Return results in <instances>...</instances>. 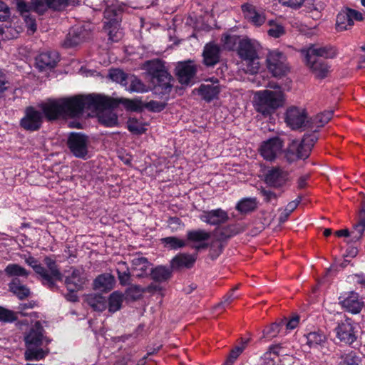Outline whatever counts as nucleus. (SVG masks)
<instances>
[{"mask_svg":"<svg viewBox=\"0 0 365 365\" xmlns=\"http://www.w3.org/2000/svg\"><path fill=\"white\" fill-rule=\"evenodd\" d=\"M307 64L317 78H324L329 72L328 66L321 59H313L312 61H307Z\"/></svg>","mask_w":365,"mask_h":365,"instance_id":"nucleus-34","label":"nucleus"},{"mask_svg":"<svg viewBox=\"0 0 365 365\" xmlns=\"http://www.w3.org/2000/svg\"><path fill=\"white\" fill-rule=\"evenodd\" d=\"M172 269L171 267L159 265L150 269V275L155 282H164L171 277Z\"/></svg>","mask_w":365,"mask_h":365,"instance_id":"nucleus-32","label":"nucleus"},{"mask_svg":"<svg viewBox=\"0 0 365 365\" xmlns=\"http://www.w3.org/2000/svg\"><path fill=\"white\" fill-rule=\"evenodd\" d=\"M200 220L210 225H220L225 223L228 219V214L221 208L211 210H203L199 215Z\"/></svg>","mask_w":365,"mask_h":365,"instance_id":"nucleus-15","label":"nucleus"},{"mask_svg":"<svg viewBox=\"0 0 365 365\" xmlns=\"http://www.w3.org/2000/svg\"><path fill=\"white\" fill-rule=\"evenodd\" d=\"M210 237V233L204 230H190L187 232V239L192 242V247L196 250L207 248L206 242Z\"/></svg>","mask_w":365,"mask_h":365,"instance_id":"nucleus-17","label":"nucleus"},{"mask_svg":"<svg viewBox=\"0 0 365 365\" xmlns=\"http://www.w3.org/2000/svg\"><path fill=\"white\" fill-rule=\"evenodd\" d=\"M18 9L21 12L26 22V26L32 33L36 30V24L35 19L29 13V6L22 1L17 3Z\"/></svg>","mask_w":365,"mask_h":365,"instance_id":"nucleus-35","label":"nucleus"},{"mask_svg":"<svg viewBox=\"0 0 365 365\" xmlns=\"http://www.w3.org/2000/svg\"><path fill=\"white\" fill-rule=\"evenodd\" d=\"M236 289H237V287H235L234 289H232L231 290L230 292L227 294L224 297L223 300L220 302V306H222L223 307H226L228 305H230L234 301V299L237 298V296L234 294V292Z\"/></svg>","mask_w":365,"mask_h":365,"instance_id":"nucleus-64","label":"nucleus"},{"mask_svg":"<svg viewBox=\"0 0 365 365\" xmlns=\"http://www.w3.org/2000/svg\"><path fill=\"white\" fill-rule=\"evenodd\" d=\"M161 242L165 247L170 250H178L187 245L185 240L174 236L162 238Z\"/></svg>","mask_w":365,"mask_h":365,"instance_id":"nucleus-45","label":"nucleus"},{"mask_svg":"<svg viewBox=\"0 0 365 365\" xmlns=\"http://www.w3.org/2000/svg\"><path fill=\"white\" fill-rule=\"evenodd\" d=\"M339 304L346 312L354 314H359L364 306L362 297L354 291L341 294L339 297Z\"/></svg>","mask_w":365,"mask_h":365,"instance_id":"nucleus-9","label":"nucleus"},{"mask_svg":"<svg viewBox=\"0 0 365 365\" xmlns=\"http://www.w3.org/2000/svg\"><path fill=\"white\" fill-rule=\"evenodd\" d=\"M365 230V217H361L358 223L354 227V230L351 232L353 239L355 240H359Z\"/></svg>","mask_w":365,"mask_h":365,"instance_id":"nucleus-59","label":"nucleus"},{"mask_svg":"<svg viewBox=\"0 0 365 365\" xmlns=\"http://www.w3.org/2000/svg\"><path fill=\"white\" fill-rule=\"evenodd\" d=\"M240 40L236 35L224 34L221 38L224 48L227 50H233Z\"/></svg>","mask_w":365,"mask_h":365,"instance_id":"nucleus-54","label":"nucleus"},{"mask_svg":"<svg viewBox=\"0 0 365 365\" xmlns=\"http://www.w3.org/2000/svg\"><path fill=\"white\" fill-rule=\"evenodd\" d=\"M333 115V111H324L317 114L311 121L309 127L315 129L324 126L327 123Z\"/></svg>","mask_w":365,"mask_h":365,"instance_id":"nucleus-44","label":"nucleus"},{"mask_svg":"<svg viewBox=\"0 0 365 365\" xmlns=\"http://www.w3.org/2000/svg\"><path fill=\"white\" fill-rule=\"evenodd\" d=\"M145 68L153 78L160 73H161V76L164 78L167 76V71L165 69L164 65L159 60L147 61L145 63Z\"/></svg>","mask_w":365,"mask_h":365,"instance_id":"nucleus-36","label":"nucleus"},{"mask_svg":"<svg viewBox=\"0 0 365 365\" xmlns=\"http://www.w3.org/2000/svg\"><path fill=\"white\" fill-rule=\"evenodd\" d=\"M196 73V68L191 62L181 63L177 67V76L182 85H189Z\"/></svg>","mask_w":365,"mask_h":365,"instance_id":"nucleus-22","label":"nucleus"},{"mask_svg":"<svg viewBox=\"0 0 365 365\" xmlns=\"http://www.w3.org/2000/svg\"><path fill=\"white\" fill-rule=\"evenodd\" d=\"M109 77L112 81L122 86H126L128 84V76L120 69H110L109 71Z\"/></svg>","mask_w":365,"mask_h":365,"instance_id":"nucleus-53","label":"nucleus"},{"mask_svg":"<svg viewBox=\"0 0 365 365\" xmlns=\"http://www.w3.org/2000/svg\"><path fill=\"white\" fill-rule=\"evenodd\" d=\"M128 81L130 82V86L127 90L130 92L145 93L148 91L147 86L135 76L128 77Z\"/></svg>","mask_w":365,"mask_h":365,"instance_id":"nucleus-49","label":"nucleus"},{"mask_svg":"<svg viewBox=\"0 0 365 365\" xmlns=\"http://www.w3.org/2000/svg\"><path fill=\"white\" fill-rule=\"evenodd\" d=\"M156 80L155 88L158 90L162 94H168L170 92L173 80L171 76L167 71L166 78L161 76V73L154 78Z\"/></svg>","mask_w":365,"mask_h":365,"instance_id":"nucleus-38","label":"nucleus"},{"mask_svg":"<svg viewBox=\"0 0 365 365\" xmlns=\"http://www.w3.org/2000/svg\"><path fill=\"white\" fill-rule=\"evenodd\" d=\"M212 81V83L202 84L199 88L200 95L207 102L216 98L220 91L218 80L215 78Z\"/></svg>","mask_w":365,"mask_h":365,"instance_id":"nucleus-28","label":"nucleus"},{"mask_svg":"<svg viewBox=\"0 0 365 365\" xmlns=\"http://www.w3.org/2000/svg\"><path fill=\"white\" fill-rule=\"evenodd\" d=\"M131 264L133 272H136L137 277H145L150 274L151 264L146 257H135L131 260Z\"/></svg>","mask_w":365,"mask_h":365,"instance_id":"nucleus-26","label":"nucleus"},{"mask_svg":"<svg viewBox=\"0 0 365 365\" xmlns=\"http://www.w3.org/2000/svg\"><path fill=\"white\" fill-rule=\"evenodd\" d=\"M287 173L279 168H272L265 175V182L273 187L282 186L287 180Z\"/></svg>","mask_w":365,"mask_h":365,"instance_id":"nucleus-23","label":"nucleus"},{"mask_svg":"<svg viewBox=\"0 0 365 365\" xmlns=\"http://www.w3.org/2000/svg\"><path fill=\"white\" fill-rule=\"evenodd\" d=\"M31 6H29V9H32L38 14H43L48 9L59 10L65 5L64 0H31Z\"/></svg>","mask_w":365,"mask_h":365,"instance_id":"nucleus-20","label":"nucleus"},{"mask_svg":"<svg viewBox=\"0 0 365 365\" xmlns=\"http://www.w3.org/2000/svg\"><path fill=\"white\" fill-rule=\"evenodd\" d=\"M267 64L269 71L274 76H283L288 71L285 56L277 50L269 52L267 57Z\"/></svg>","mask_w":365,"mask_h":365,"instance_id":"nucleus-10","label":"nucleus"},{"mask_svg":"<svg viewBox=\"0 0 365 365\" xmlns=\"http://www.w3.org/2000/svg\"><path fill=\"white\" fill-rule=\"evenodd\" d=\"M305 53L306 61H312L313 59H319V57L333 58L336 53L332 48L317 47L314 45L310 46L307 50H303Z\"/></svg>","mask_w":365,"mask_h":365,"instance_id":"nucleus-21","label":"nucleus"},{"mask_svg":"<svg viewBox=\"0 0 365 365\" xmlns=\"http://www.w3.org/2000/svg\"><path fill=\"white\" fill-rule=\"evenodd\" d=\"M286 123L293 130L306 126L309 122L305 110L297 107L289 108L286 112Z\"/></svg>","mask_w":365,"mask_h":365,"instance_id":"nucleus-14","label":"nucleus"},{"mask_svg":"<svg viewBox=\"0 0 365 365\" xmlns=\"http://www.w3.org/2000/svg\"><path fill=\"white\" fill-rule=\"evenodd\" d=\"M268 26H269L267 30V34L272 38H279L285 34L284 26L279 22L274 20L268 21Z\"/></svg>","mask_w":365,"mask_h":365,"instance_id":"nucleus-48","label":"nucleus"},{"mask_svg":"<svg viewBox=\"0 0 365 365\" xmlns=\"http://www.w3.org/2000/svg\"><path fill=\"white\" fill-rule=\"evenodd\" d=\"M43 327L36 322L29 332L25 336V342H43L44 340Z\"/></svg>","mask_w":365,"mask_h":365,"instance_id":"nucleus-39","label":"nucleus"},{"mask_svg":"<svg viewBox=\"0 0 365 365\" xmlns=\"http://www.w3.org/2000/svg\"><path fill=\"white\" fill-rule=\"evenodd\" d=\"M168 227L172 232H177L181 230L184 225L181 220L176 217H170L168 220Z\"/></svg>","mask_w":365,"mask_h":365,"instance_id":"nucleus-61","label":"nucleus"},{"mask_svg":"<svg viewBox=\"0 0 365 365\" xmlns=\"http://www.w3.org/2000/svg\"><path fill=\"white\" fill-rule=\"evenodd\" d=\"M123 296L122 294L114 292L108 299V310L110 312H115L119 310L123 303Z\"/></svg>","mask_w":365,"mask_h":365,"instance_id":"nucleus-50","label":"nucleus"},{"mask_svg":"<svg viewBox=\"0 0 365 365\" xmlns=\"http://www.w3.org/2000/svg\"><path fill=\"white\" fill-rule=\"evenodd\" d=\"M245 349V346L244 344H241L240 346H235L231 349L224 362V365H233Z\"/></svg>","mask_w":365,"mask_h":365,"instance_id":"nucleus-52","label":"nucleus"},{"mask_svg":"<svg viewBox=\"0 0 365 365\" xmlns=\"http://www.w3.org/2000/svg\"><path fill=\"white\" fill-rule=\"evenodd\" d=\"M5 273L10 277H24L27 278L29 272L18 264H9L5 268Z\"/></svg>","mask_w":365,"mask_h":365,"instance_id":"nucleus-47","label":"nucleus"},{"mask_svg":"<svg viewBox=\"0 0 365 365\" xmlns=\"http://www.w3.org/2000/svg\"><path fill=\"white\" fill-rule=\"evenodd\" d=\"M108 103V100L101 96L91 95L76 96L71 98L49 99L41 104V109L49 120L58 117H78L85 108H97L99 105Z\"/></svg>","mask_w":365,"mask_h":365,"instance_id":"nucleus-1","label":"nucleus"},{"mask_svg":"<svg viewBox=\"0 0 365 365\" xmlns=\"http://www.w3.org/2000/svg\"><path fill=\"white\" fill-rule=\"evenodd\" d=\"M25 262L31 267L34 272L41 277V274H44V267H43L37 259L34 257L26 255L24 257Z\"/></svg>","mask_w":365,"mask_h":365,"instance_id":"nucleus-57","label":"nucleus"},{"mask_svg":"<svg viewBox=\"0 0 365 365\" xmlns=\"http://www.w3.org/2000/svg\"><path fill=\"white\" fill-rule=\"evenodd\" d=\"M71 274L66 278V284L68 290L78 291L83 288L86 282L82 270L71 268Z\"/></svg>","mask_w":365,"mask_h":365,"instance_id":"nucleus-24","label":"nucleus"},{"mask_svg":"<svg viewBox=\"0 0 365 365\" xmlns=\"http://www.w3.org/2000/svg\"><path fill=\"white\" fill-rule=\"evenodd\" d=\"M287 354L285 353L284 349L282 346H281V344H272L269 348V350L264 354V358L267 359H272V355L274 356H283L287 355Z\"/></svg>","mask_w":365,"mask_h":365,"instance_id":"nucleus-55","label":"nucleus"},{"mask_svg":"<svg viewBox=\"0 0 365 365\" xmlns=\"http://www.w3.org/2000/svg\"><path fill=\"white\" fill-rule=\"evenodd\" d=\"M147 124L142 120L135 118H130L127 122V128L130 132L135 135L144 133L147 128Z\"/></svg>","mask_w":365,"mask_h":365,"instance_id":"nucleus-42","label":"nucleus"},{"mask_svg":"<svg viewBox=\"0 0 365 365\" xmlns=\"http://www.w3.org/2000/svg\"><path fill=\"white\" fill-rule=\"evenodd\" d=\"M16 319V317L13 311L0 307V321L4 322H12Z\"/></svg>","mask_w":365,"mask_h":365,"instance_id":"nucleus-60","label":"nucleus"},{"mask_svg":"<svg viewBox=\"0 0 365 365\" xmlns=\"http://www.w3.org/2000/svg\"><path fill=\"white\" fill-rule=\"evenodd\" d=\"M59 56L56 51H46L40 53L36 58V65L43 70L46 68L54 67L58 61Z\"/></svg>","mask_w":365,"mask_h":365,"instance_id":"nucleus-27","label":"nucleus"},{"mask_svg":"<svg viewBox=\"0 0 365 365\" xmlns=\"http://www.w3.org/2000/svg\"><path fill=\"white\" fill-rule=\"evenodd\" d=\"M20 32V29L15 28L11 24L6 23L4 25H0V38L3 41L10 40L17 38Z\"/></svg>","mask_w":365,"mask_h":365,"instance_id":"nucleus-43","label":"nucleus"},{"mask_svg":"<svg viewBox=\"0 0 365 365\" xmlns=\"http://www.w3.org/2000/svg\"><path fill=\"white\" fill-rule=\"evenodd\" d=\"M279 321L284 328V331H285V335H287L289 332L295 329L299 326L300 322V316L297 314H292L287 317L279 319Z\"/></svg>","mask_w":365,"mask_h":365,"instance_id":"nucleus-40","label":"nucleus"},{"mask_svg":"<svg viewBox=\"0 0 365 365\" xmlns=\"http://www.w3.org/2000/svg\"><path fill=\"white\" fill-rule=\"evenodd\" d=\"M43 121V114L33 107L25 110L24 116L21 119L20 125L28 131H35L40 128Z\"/></svg>","mask_w":365,"mask_h":365,"instance_id":"nucleus-13","label":"nucleus"},{"mask_svg":"<svg viewBox=\"0 0 365 365\" xmlns=\"http://www.w3.org/2000/svg\"><path fill=\"white\" fill-rule=\"evenodd\" d=\"M87 302L96 311L103 312L106 308V300L101 295H90L87 298Z\"/></svg>","mask_w":365,"mask_h":365,"instance_id":"nucleus-46","label":"nucleus"},{"mask_svg":"<svg viewBox=\"0 0 365 365\" xmlns=\"http://www.w3.org/2000/svg\"><path fill=\"white\" fill-rule=\"evenodd\" d=\"M307 342H323L325 339L320 331H312L305 335Z\"/></svg>","mask_w":365,"mask_h":365,"instance_id":"nucleus-63","label":"nucleus"},{"mask_svg":"<svg viewBox=\"0 0 365 365\" xmlns=\"http://www.w3.org/2000/svg\"><path fill=\"white\" fill-rule=\"evenodd\" d=\"M269 86L274 90L259 91L255 94L256 109L264 115L282 106L284 101V93L279 86L270 83Z\"/></svg>","mask_w":365,"mask_h":365,"instance_id":"nucleus-2","label":"nucleus"},{"mask_svg":"<svg viewBox=\"0 0 365 365\" xmlns=\"http://www.w3.org/2000/svg\"><path fill=\"white\" fill-rule=\"evenodd\" d=\"M197 259L196 255L180 253L175 256L170 261V267L173 269L192 267Z\"/></svg>","mask_w":365,"mask_h":365,"instance_id":"nucleus-25","label":"nucleus"},{"mask_svg":"<svg viewBox=\"0 0 365 365\" xmlns=\"http://www.w3.org/2000/svg\"><path fill=\"white\" fill-rule=\"evenodd\" d=\"M363 20V14L354 9H342L336 16V29L339 31H343L351 29L355 21Z\"/></svg>","mask_w":365,"mask_h":365,"instance_id":"nucleus-11","label":"nucleus"},{"mask_svg":"<svg viewBox=\"0 0 365 365\" xmlns=\"http://www.w3.org/2000/svg\"><path fill=\"white\" fill-rule=\"evenodd\" d=\"M257 207L255 198H244L238 202L236 209L240 212H248L254 210Z\"/></svg>","mask_w":365,"mask_h":365,"instance_id":"nucleus-51","label":"nucleus"},{"mask_svg":"<svg viewBox=\"0 0 365 365\" xmlns=\"http://www.w3.org/2000/svg\"><path fill=\"white\" fill-rule=\"evenodd\" d=\"M341 365H362L361 359L356 353L351 351L342 358Z\"/></svg>","mask_w":365,"mask_h":365,"instance_id":"nucleus-56","label":"nucleus"},{"mask_svg":"<svg viewBox=\"0 0 365 365\" xmlns=\"http://www.w3.org/2000/svg\"><path fill=\"white\" fill-rule=\"evenodd\" d=\"M41 344H26V349L24 353L25 359L26 361H39L46 357L48 351L44 350L38 345Z\"/></svg>","mask_w":365,"mask_h":365,"instance_id":"nucleus-30","label":"nucleus"},{"mask_svg":"<svg viewBox=\"0 0 365 365\" xmlns=\"http://www.w3.org/2000/svg\"><path fill=\"white\" fill-rule=\"evenodd\" d=\"M220 47L213 43H207L203 49V63L207 66H213L220 61Z\"/></svg>","mask_w":365,"mask_h":365,"instance_id":"nucleus-19","label":"nucleus"},{"mask_svg":"<svg viewBox=\"0 0 365 365\" xmlns=\"http://www.w3.org/2000/svg\"><path fill=\"white\" fill-rule=\"evenodd\" d=\"M283 336H285V331H284V328L279 319H278L263 330L262 336L260 339L265 341H271L274 338H280Z\"/></svg>","mask_w":365,"mask_h":365,"instance_id":"nucleus-31","label":"nucleus"},{"mask_svg":"<svg viewBox=\"0 0 365 365\" xmlns=\"http://www.w3.org/2000/svg\"><path fill=\"white\" fill-rule=\"evenodd\" d=\"M44 263L48 269L44 267V274H41L43 284L47 285L48 288L53 289L55 287V281L61 280L62 274L58 268V265L54 259L49 257L44 259Z\"/></svg>","mask_w":365,"mask_h":365,"instance_id":"nucleus-12","label":"nucleus"},{"mask_svg":"<svg viewBox=\"0 0 365 365\" xmlns=\"http://www.w3.org/2000/svg\"><path fill=\"white\" fill-rule=\"evenodd\" d=\"M11 292H12L19 299H23L30 295L29 289L21 283L20 280L14 278L9 284Z\"/></svg>","mask_w":365,"mask_h":365,"instance_id":"nucleus-37","label":"nucleus"},{"mask_svg":"<svg viewBox=\"0 0 365 365\" xmlns=\"http://www.w3.org/2000/svg\"><path fill=\"white\" fill-rule=\"evenodd\" d=\"M116 272L120 284L127 285L130 283V273L125 262L120 261L117 263Z\"/></svg>","mask_w":365,"mask_h":365,"instance_id":"nucleus-41","label":"nucleus"},{"mask_svg":"<svg viewBox=\"0 0 365 365\" xmlns=\"http://www.w3.org/2000/svg\"><path fill=\"white\" fill-rule=\"evenodd\" d=\"M258 46L257 41L249 38H242L239 41L237 52L247 66L245 68L247 73L253 74L259 71Z\"/></svg>","mask_w":365,"mask_h":365,"instance_id":"nucleus-4","label":"nucleus"},{"mask_svg":"<svg viewBox=\"0 0 365 365\" xmlns=\"http://www.w3.org/2000/svg\"><path fill=\"white\" fill-rule=\"evenodd\" d=\"M120 9L108 6L104 11V16L108 20L105 22L104 29L108 32L109 40L118 42L123 37V32L120 29Z\"/></svg>","mask_w":365,"mask_h":365,"instance_id":"nucleus-5","label":"nucleus"},{"mask_svg":"<svg viewBox=\"0 0 365 365\" xmlns=\"http://www.w3.org/2000/svg\"><path fill=\"white\" fill-rule=\"evenodd\" d=\"M84 38V36H81L76 29L70 31L66 37V44L69 46H73L78 44Z\"/></svg>","mask_w":365,"mask_h":365,"instance_id":"nucleus-58","label":"nucleus"},{"mask_svg":"<svg viewBox=\"0 0 365 365\" xmlns=\"http://www.w3.org/2000/svg\"><path fill=\"white\" fill-rule=\"evenodd\" d=\"M337 338L340 341L354 342L356 336L354 331V327L350 319L341 321L335 329Z\"/></svg>","mask_w":365,"mask_h":365,"instance_id":"nucleus-18","label":"nucleus"},{"mask_svg":"<svg viewBox=\"0 0 365 365\" xmlns=\"http://www.w3.org/2000/svg\"><path fill=\"white\" fill-rule=\"evenodd\" d=\"M145 107L150 111L160 112L165 108V104L157 101H150L145 104Z\"/></svg>","mask_w":365,"mask_h":365,"instance_id":"nucleus-62","label":"nucleus"},{"mask_svg":"<svg viewBox=\"0 0 365 365\" xmlns=\"http://www.w3.org/2000/svg\"><path fill=\"white\" fill-rule=\"evenodd\" d=\"M68 147L76 158L86 159L89 148L88 137L81 133H71L68 138Z\"/></svg>","mask_w":365,"mask_h":365,"instance_id":"nucleus-7","label":"nucleus"},{"mask_svg":"<svg viewBox=\"0 0 365 365\" xmlns=\"http://www.w3.org/2000/svg\"><path fill=\"white\" fill-rule=\"evenodd\" d=\"M283 141L279 137L263 141L259 148L260 155L267 161L275 160L282 152Z\"/></svg>","mask_w":365,"mask_h":365,"instance_id":"nucleus-8","label":"nucleus"},{"mask_svg":"<svg viewBox=\"0 0 365 365\" xmlns=\"http://www.w3.org/2000/svg\"><path fill=\"white\" fill-rule=\"evenodd\" d=\"M162 347V345L154 348L153 350H148L147 354L141 359H137L134 356L127 354L116 361L117 365H145L146 359L151 355L157 353Z\"/></svg>","mask_w":365,"mask_h":365,"instance_id":"nucleus-29","label":"nucleus"},{"mask_svg":"<svg viewBox=\"0 0 365 365\" xmlns=\"http://www.w3.org/2000/svg\"><path fill=\"white\" fill-rule=\"evenodd\" d=\"M94 96H101L108 100V103L99 105L97 108H85V110H91L93 112H98V116L99 122L106 127H113L118 124V116L116 113L111 109L114 106V103L110 98L101 94H91Z\"/></svg>","mask_w":365,"mask_h":365,"instance_id":"nucleus-6","label":"nucleus"},{"mask_svg":"<svg viewBox=\"0 0 365 365\" xmlns=\"http://www.w3.org/2000/svg\"><path fill=\"white\" fill-rule=\"evenodd\" d=\"M317 139V135L313 133L305 134L302 140H292L285 153L287 160L289 163H292L297 160L307 159Z\"/></svg>","mask_w":365,"mask_h":365,"instance_id":"nucleus-3","label":"nucleus"},{"mask_svg":"<svg viewBox=\"0 0 365 365\" xmlns=\"http://www.w3.org/2000/svg\"><path fill=\"white\" fill-rule=\"evenodd\" d=\"M115 283V277L108 273L99 275L94 281V287L102 291L112 289Z\"/></svg>","mask_w":365,"mask_h":365,"instance_id":"nucleus-33","label":"nucleus"},{"mask_svg":"<svg viewBox=\"0 0 365 365\" xmlns=\"http://www.w3.org/2000/svg\"><path fill=\"white\" fill-rule=\"evenodd\" d=\"M241 7L245 18L255 26H260L265 22L266 17L264 11L255 5L245 3Z\"/></svg>","mask_w":365,"mask_h":365,"instance_id":"nucleus-16","label":"nucleus"}]
</instances>
